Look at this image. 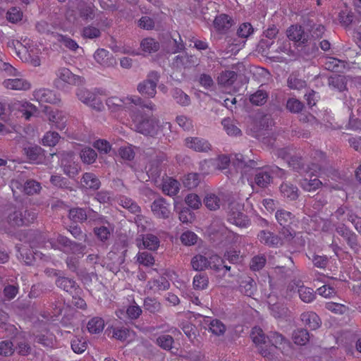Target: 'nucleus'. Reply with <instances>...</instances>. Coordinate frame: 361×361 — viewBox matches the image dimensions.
Listing matches in <instances>:
<instances>
[{
  "instance_id": "nucleus-14",
  "label": "nucleus",
  "mask_w": 361,
  "mask_h": 361,
  "mask_svg": "<svg viewBox=\"0 0 361 361\" xmlns=\"http://www.w3.org/2000/svg\"><path fill=\"white\" fill-rule=\"evenodd\" d=\"M77 96L83 103L97 109L98 111L101 110L102 102L93 92L86 89L81 88L78 90Z\"/></svg>"
},
{
  "instance_id": "nucleus-24",
  "label": "nucleus",
  "mask_w": 361,
  "mask_h": 361,
  "mask_svg": "<svg viewBox=\"0 0 361 361\" xmlns=\"http://www.w3.org/2000/svg\"><path fill=\"white\" fill-rule=\"evenodd\" d=\"M306 32H309L314 39L321 38L324 33L325 28L321 24H316L313 20L307 18L303 20Z\"/></svg>"
},
{
  "instance_id": "nucleus-49",
  "label": "nucleus",
  "mask_w": 361,
  "mask_h": 361,
  "mask_svg": "<svg viewBox=\"0 0 361 361\" xmlns=\"http://www.w3.org/2000/svg\"><path fill=\"white\" fill-rule=\"evenodd\" d=\"M173 343V338L168 334L161 335L156 339V344L165 350H170Z\"/></svg>"
},
{
  "instance_id": "nucleus-21",
  "label": "nucleus",
  "mask_w": 361,
  "mask_h": 361,
  "mask_svg": "<svg viewBox=\"0 0 361 361\" xmlns=\"http://www.w3.org/2000/svg\"><path fill=\"white\" fill-rule=\"evenodd\" d=\"M6 89L13 90H27L30 88V83L23 78L6 79L3 82Z\"/></svg>"
},
{
  "instance_id": "nucleus-33",
  "label": "nucleus",
  "mask_w": 361,
  "mask_h": 361,
  "mask_svg": "<svg viewBox=\"0 0 361 361\" xmlns=\"http://www.w3.org/2000/svg\"><path fill=\"white\" fill-rule=\"evenodd\" d=\"M87 208L75 207L69 210V219L75 223H83L87 220Z\"/></svg>"
},
{
  "instance_id": "nucleus-26",
  "label": "nucleus",
  "mask_w": 361,
  "mask_h": 361,
  "mask_svg": "<svg viewBox=\"0 0 361 361\" xmlns=\"http://www.w3.org/2000/svg\"><path fill=\"white\" fill-rule=\"evenodd\" d=\"M281 195L290 201H294L299 197V190L290 183H283L280 186Z\"/></svg>"
},
{
  "instance_id": "nucleus-38",
  "label": "nucleus",
  "mask_w": 361,
  "mask_h": 361,
  "mask_svg": "<svg viewBox=\"0 0 361 361\" xmlns=\"http://www.w3.org/2000/svg\"><path fill=\"white\" fill-rule=\"evenodd\" d=\"M191 265L195 271H203L209 267V259L202 255H197L191 259Z\"/></svg>"
},
{
  "instance_id": "nucleus-50",
  "label": "nucleus",
  "mask_w": 361,
  "mask_h": 361,
  "mask_svg": "<svg viewBox=\"0 0 361 361\" xmlns=\"http://www.w3.org/2000/svg\"><path fill=\"white\" fill-rule=\"evenodd\" d=\"M104 327V322L100 317H94L87 324V329L91 334H99Z\"/></svg>"
},
{
  "instance_id": "nucleus-36",
  "label": "nucleus",
  "mask_w": 361,
  "mask_h": 361,
  "mask_svg": "<svg viewBox=\"0 0 361 361\" xmlns=\"http://www.w3.org/2000/svg\"><path fill=\"white\" fill-rule=\"evenodd\" d=\"M46 111L48 113L49 121L55 126L56 128L59 130H63L66 127V120L62 117L59 112L48 111L49 108L45 107Z\"/></svg>"
},
{
  "instance_id": "nucleus-17",
  "label": "nucleus",
  "mask_w": 361,
  "mask_h": 361,
  "mask_svg": "<svg viewBox=\"0 0 361 361\" xmlns=\"http://www.w3.org/2000/svg\"><path fill=\"white\" fill-rule=\"evenodd\" d=\"M94 58L99 64L104 67H113L117 63L114 56L104 49H97L94 54Z\"/></svg>"
},
{
  "instance_id": "nucleus-19",
  "label": "nucleus",
  "mask_w": 361,
  "mask_h": 361,
  "mask_svg": "<svg viewBox=\"0 0 361 361\" xmlns=\"http://www.w3.org/2000/svg\"><path fill=\"white\" fill-rule=\"evenodd\" d=\"M257 237L260 243L269 247H278L283 244L281 238L271 231L262 230Z\"/></svg>"
},
{
  "instance_id": "nucleus-63",
  "label": "nucleus",
  "mask_w": 361,
  "mask_h": 361,
  "mask_svg": "<svg viewBox=\"0 0 361 361\" xmlns=\"http://www.w3.org/2000/svg\"><path fill=\"white\" fill-rule=\"evenodd\" d=\"M209 329L216 336L223 335L226 331V326L219 319H213L209 324Z\"/></svg>"
},
{
  "instance_id": "nucleus-30",
  "label": "nucleus",
  "mask_w": 361,
  "mask_h": 361,
  "mask_svg": "<svg viewBox=\"0 0 361 361\" xmlns=\"http://www.w3.org/2000/svg\"><path fill=\"white\" fill-rule=\"evenodd\" d=\"M300 186L307 192H314L322 186V182L317 178H302L300 180Z\"/></svg>"
},
{
  "instance_id": "nucleus-60",
  "label": "nucleus",
  "mask_w": 361,
  "mask_h": 361,
  "mask_svg": "<svg viewBox=\"0 0 361 361\" xmlns=\"http://www.w3.org/2000/svg\"><path fill=\"white\" fill-rule=\"evenodd\" d=\"M204 202L210 210H216L220 208V199L214 194L207 195L204 200Z\"/></svg>"
},
{
  "instance_id": "nucleus-23",
  "label": "nucleus",
  "mask_w": 361,
  "mask_h": 361,
  "mask_svg": "<svg viewBox=\"0 0 361 361\" xmlns=\"http://www.w3.org/2000/svg\"><path fill=\"white\" fill-rule=\"evenodd\" d=\"M79 16L85 21H90L95 17L96 8L92 2H81L78 7Z\"/></svg>"
},
{
  "instance_id": "nucleus-25",
  "label": "nucleus",
  "mask_w": 361,
  "mask_h": 361,
  "mask_svg": "<svg viewBox=\"0 0 361 361\" xmlns=\"http://www.w3.org/2000/svg\"><path fill=\"white\" fill-rule=\"evenodd\" d=\"M233 20L231 17L227 14L221 13L216 16L214 20V27L221 32H227L233 25Z\"/></svg>"
},
{
  "instance_id": "nucleus-7",
  "label": "nucleus",
  "mask_w": 361,
  "mask_h": 361,
  "mask_svg": "<svg viewBox=\"0 0 361 361\" xmlns=\"http://www.w3.org/2000/svg\"><path fill=\"white\" fill-rule=\"evenodd\" d=\"M336 231L343 237L348 246L355 252H358L360 245L357 241V235L348 228L345 224H341L336 227Z\"/></svg>"
},
{
  "instance_id": "nucleus-58",
  "label": "nucleus",
  "mask_w": 361,
  "mask_h": 361,
  "mask_svg": "<svg viewBox=\"0 0 361 361\" xmlns=\"http://www.w3.org/2000/svg\"><path fill=\"white\" fill-rule=\"evenodd\" d=\"M67 230L76 240H83L84 242L87 240V235L82 231L80 226L78 225L71 224L67 227Z\"/></svg>"
},
{
  "instance_id": "nucleus-61",
  "label": "nucleus",
  "mask_w": 361,
  "mask_h": 361,
  "mask_svg": "<svg viewBox=\"0 0 361 361\" xmlns=\"http://www.w3.org/2000/svg\"><path fill=\"white\" fill-rule=\"evenodd\" d=\"M15 352L13 343L9 340L0 342V355L4 357L11 356Z\"/></svg>"
},
{
  "instance_id": "nucleus-44",
  "label": "nucleus",
  "mask_w": 361,
  "mask_h": 361,
  "mask_svg": "<svg viewBox=\"0 0 361 361\" xmlns=\"http://www.w3.org/2000/svg\"><path fill=\"white\" fill-rule=\"evenodd\" d=\"M256 289V283L255 281L248 278L247 279L241 281L240 285V290L242 293L247 296L254 295Z\"/></svg>"
},
{
  "instance_id": "nucleus-11",
  "label": "nucleus",
  "mask_w": 361,
  "mask_h": 361,
  "mask_svg": "<svg viewBox=\"0 0 361 361\" xmlns=\"http://www.w3.org/2000/svg\"><path fill=\"white\" fill-rule=\"evenodd\" d=\"M23 152L32 162H41L45 157L44 149L35 144H25L23 147Z\"/></svg>"
},
{
  "instance_id": "nucleus-6",
  "label": "nucleus",
  "mask_w": 361,
  "mask_h": 361,
  "mask_svg": "<svg viewBox=\"0 0 361 361\" xmlns=\"http://www.w3.org/2000/svg\"><path fill=\"white\" fill-rule=\"evenodd\" d=\"M56 243L61 247L59 250L66 254L83 255L86 249L85 244L71 240L68 237L62 235H58Z\"/></svg>"
},
{
  "instance_id": "nucleus-51",
  "label": "nucleus",
  "mask_w": 361,
  "mask_h": 361,
  "mask_svg": "<svg viewBox=\"0 0 361 361\" xmlns=\"http://www.w3.org/2000/svg\"><path fill=\"white\" fill-rule=\"evenodd\" d=\"M142 243L145 248L156 250L159 246V240L156 235L148 233L143 237Z\"/></svg>"
},
{
  "instance_id": "nucleus-12",
  "label": "nucleus",
  "mask_w": 361,
  "mask_h": 361,
  "mask_svg": "<svg viewBox=\"0 0 361 361\" xmlns=\"http://www.w3.org/2000/svg\"><path fill=\"white\" fill-rule=\"evenodd\" d=\"M114 231V226L107 220L106 223L97 225L93 228V233L99 241L106 243L110 239Z\"/></svg>"
},
{
  "instance_id": "nucleus-5",
  "label": "nucleus",
  "mask_w": 361,
  "mask_h": 361,
  "mask_svg": "<svg viewBox=\"0 0 361 361\" xmlns=\"http://www.w3.org/2000/svg\"><path fill=\"white\" fill-rule=\"evenodd\" d=\"M159 79L160 74L157 71H152L149 72L147 78L138 84V92L149 98H154L157 93L156 89Z\"/></svg>"
},
{
  "instance_id": "nucleus-29",
  "label": "nucleus",
  "mask_w": 361,
  "mask_h": 361,
  "mask_svg": "<svg viewBox=\"0 0 361 361\" xmlns=\"http://www.w3.org/2000/svg\"><path fill=\"white\" fill-rule=\"evenodd\" d=\"M82 184L86 188L94 190H98L101 185V182L97 176L92 173H85L82 178Z\"/></svg>"
},
{
  "instance_id": "nucleus-9",
  "label": "nucleus",
  "mask_w": 361,
  "mask_h": 361,
  "mask_svg": "<svg viewBox=\"0 0 361 361\" xmlns=\"http://www.w3.org/2000/svg\"><path fill=\"white\" fill-rule=\"evenodd\" d=\"M175 35H167L164 42H162V48L168 54H176L183 51L185 45L178 33Z\"/></svg>"
},
{
  "instance_id": "nucleus-37",
  "label": "nucleus",
  "mask_w": 361,
  "mask_h": 361,
  "mask_svg": "<svg viewBox=\"0 0 361 361\" xmlns=\"http://www.w3.org/2000/svg\"><path fill=\"white\" fill-rule=\"evenodd\" d=\"M237 79V73L233 71H223L218 77V82L224 86H231Z\"/></svg>"
},
{
  "instance_id": "nucleus-32",
  "label": "nucleus",
  "mask_w": 361,
  "mask_h": 361,
  "mask_svg": "<svg viewBox=\"0 0 361 361\" xmlns=\"http://www.w3.org/2000/svg\"><path fill=\"white\" fill-rule=\"evenodd\" d=\"M204 176L198 173H190L184 177L183 185L189 190L193 189L200 184Z\"/></svg>"
},
{
  "instance_id": "nucleus-54",
  "label": "nucleus",
  "mask_w": 361,
  "mask_h": 361,
  "mask_svg": "<svg viewBox=\"0 0 361 361\" xmlns=\"http://www.w3.org/2000/svg\"><path fill=\"white\" fill-rule=\"evenodd\" d=\"M221 124L228 135L236 136L241 134L240 128L233 123V121L231 118H226L223 119Z\"/></svg>"
},
{
  "instance_id": "nucleus-1",
  "label": "nucleus",
  "mask_w": 361,
  "mask_h": 361,
  "mask_svg": "<svg viewBox=\"0 0 361 361\" xmlns=\"http://www.w3.org/2000/svg\"><path fill=\"white\" fill-rule=\"evenodd\" d=\"M134 123L135 130L144 135L154 137L159 129V121L156 117L147 114L137 116Z\"/></svg>"
},
{
  "instance_id": "nucleus-46",
  "label": "nucleus",
  "mask_w": 361,
  "mask_h": 361,
  "mask_svg": "<svg viewBox=\"0 0 361 361\" xmlns=\"http://www.w3.org/2000/svg\"><path fill=\"white\" fill-rule=\"evenodd\" d=\"M268 99V94L266 91L258 90L250 97V102L256 106H262Z\"/></svg>"
},
{
  "instance_id": "nucleus-57",
  "label": "nucleus",
  "mask_w": 361,
  "mask_h": 361,
  "mask_svg": "<svg viewBox=\"0 0 361 361\" xmlns=\"http://www.w3.org/2000/svg\"><path fill=\"white\" fill-rule=\"evenodd\" d=\"M175 209L178 212L179 219L181 222L188 224L194 220V214L188 207H183L178 210L179 208L176 206Z\"/></svg>"
},
{
  "instance_id": "nucleus-47",
  "label": "nucleus",
  "mask_w": 361,
  "mask_h": 361,
  "mask_svg": "<svg viewBox=\"0 0 361 361\" xmlns=\"http://www.w3.org/2000/svg\"><path fill=\"white\" fill-rule=\"evenodd\" d=\"M80 156L84 163L90 164L96 161L97 154L92 148L85 147L80 151Z\"/></svg>"
},
{
  "instance_id": "nucleus-55",
  "label": "nucleus",
  "mask_w": 361,
  "mask_h": 361,
  "mask_svg": "<svg viewBox=\"0 0 361 361\" xmlns=\"http://www.w3.org/2000/svg\"><path fill=\"white\" fill-rule=\"evenodd\" d=\"M35 96L37 97L42 102H47V103H56L57 99L55 97V95L53 92L49 90H38Z\"/></svg>"
},
{
  "instance_id": "nucleus-18",
  "label": "nucleus",
  "mask_w": 361,
  "mask_h": 361,
  "mask_svg": "<svg viewBox=\"0 0 361 361\" xmlns=\"http://www.w3.org/2000/svg\"><path fill=\"white\" fill-rule=\"evenodd\" d=\"M185 145L187 147L200 152H208L211 148L208 141L200 137H187L185 140Z\"/></svg>"
},
{
  "instance_id": "nucleus-35",
  "label": "nucleus",
  "mask_w": 361,
  "mask_h": 361,
  "mask_svg": "<svg viewBox=\"0 0 361 361\" xmlns=\"http://www.w3.org/2000/svg\"><path fill=\"white\" fill-rule=\"evenodd\" d=\"M140 48L143 51L152 54L157 52L160 49V44L154 38L147 37L141 41Z\"/></svg>"
},
{
  "instance_id": "nucleus-62",
  "label": "nucleus",
  "mask_w": 361,
  "mask_h": 361,
  "mask_svg": "<svg viewBox=\"0 0 361 361\" xmlns=\"http://www.w3.org/2000/svg\"><path fill=\"white\" fill-rule=\"evenodd\" d=\"M303 108L304 104L295 98H289L286 102V109L291 113H300Z\"/></svg>"
},
{
  "instance_id": "nucleus-20",
  "label": "nucleus",
  "mask_w": 361,
  "mask_h": 361,
  "mask_svg": "<svg viewBox=\"0 0 361 361\" xmlns=\"http://www.w3.org/2000/svg\"><path fill=\"white\" fill-rule=\"evenodd\" d=\"M299 54L304 59H310L316 56L319 49L316 42H307L306 43H300L297 44Z\"/></svg>"
},
{
  "instance_id": "nucleus-41",
  "label": "nucleus",
  "mask_w": 361,
  "mask_h": 361,
  "mask_svg": "<svg viewBox=\"0 0 361 361\" xmlns=\"http://www.w3.org/2000/svg\"><path fill=\"white\" fill-rule=\"evenodd\" d=\"M250 337L252 341L257 345H265L267 341V336L264 334L262 329L258 326L252 328Z\"/></svg>"
},
{
  "instance_id": "nucleus-34",
  "label": "nucleus",
  "mask_w": 361,
  "mask_h": 361,
  "mask_svg": "<svg viewBox=\"0 0 361 361\" xmlns=\"http://www.w3.org/2000/svg\"><path fill=\"white\" fill-rule=\"evenodd\" d=\"M171 96L175 102L180 106H187L190 104V97L180 88H173L171 90Z\"/></svg>"
},
{
  "instance_id": "nucleus-40",
  "label": "nucleus",
  "mask_w": 361,
  "mask_h": 361,
  "mask_svg": "<svg viewBox=\"0 0 361 361\" xmlns=\"http://www.w3.org/2000/svg\"><path fill=\"white\" fill-rule=\"evenodd\" d=\"M293 338L295 344L303 345L309 341L310 334L306 329H298L293 334Z\"/></svg>"
},
{
  "instance_id": "nucleus-56",
  "label": "nucleus",
  "mask_w": 361,
  "mask_h": 361,
  "mask_svg": "<svg viewBox=\"0 0 361 361\" xmlns=\"http://www.w3.org/2000/svg\"><path fill=\"white\" fill-rule=\"evenodd\" d=\"M288 87L293 90H301L306 86V82L298 78L295 74H290L287 80Z\"/></svg>"
},
{
  "instance_id": "nucleus-27",
  "label": "nucleus",
  "mask_w": 361,
  "mask_h": 361,
  "mask_svg": "<svg viewBox=\"0 0 361 361\" xmlns=\"http://www.w3.org/2000/svg\"><path fill=\"white\" fill-rule=\"evenodd\" d=\"M300 317L303 324L310 330H315L320 326L321 320L314 312H304Z\"/></svg>"
},
{
  "instance_id": "nucleus-13",
  "label": "nucleus",
  "mask_w": 361,
  "mask_h": 361,
  "mask_svg": "<svg viewBox=\"0 0 361 361\" xmlns=\"http://www.w3.org/2000/svg\"><path fill=\"white\" fill-rule=\"evenodd\" d=\"M287 37L290 40L298 44L306 43L309 40V35L306 32L304 25L303 26L299 25H291L287 30Z\"/></svg>"
},
{
  "instance_id": "nucleus-59",
  "label": "nucleus",
  "mask_w": 361,
  "mask_h": 361,
  "mask_svg": "<svg viewBox=\"0 0 361 361\" xmlns=\"http://www.w3.org/2000/svg\"><path fill=\"white\" fill-rule=\"evenodd\" d=\"M71 348L76 353H82L87 348V342L82 337L75 336L71 341Z\"/></svg>"
},
{
  "instance_id": "nucleus-16",
  "label": "nucleus",
  "mask_w": 361,
  "mask_h": 361,
  "mask_svg": "<svg viewBox=\"0 0 361 361\" xmlns=\"http://www.w3.org/2000/svg\"><path fill=\"white\" fill-rule=\"evenodd\" d=\"M168 204L163 197L155 200L152 205L151 209L153 213L160 219H168L170 215V210Z\"/></svg>"
},
{
  "instance_id": "nucleus-10",
  "label": "nucleus",
  "mask_w": 361,
  "mask_h": 361,
  "mask_svg": "<svg viewBox=\"0 0 361 361\" xmlns=\"http://www.w3.org/2000/svg\"><path fill=\"white\" fill-rule=\"evenodd\" d=\"M58 79L54 81V84L57 87L61 86V81L73 85H80L82 80V78L73 74L68 68H60L56 71Z\"/></svg>"
},
{
  "instance_id": "nucleus-8",
  "label": "nucleus",
  "mask_w": 361,
  "mask_h": 361,
  "mask_svg": "<svg viewBox=\"0 0 361 361\" xmlns=\"http://www.w3.org/2000/svg\"><path fill=\"white\" fill-rule=\"evenodd\" d=\"M55 284L59 288L70 295H78L82 292L80 286L73 279L66 277L62 274L56 278Z\"/></svg>"
},
{
  "instance_id": "nucleus-42",
  "label": "nucleus",
  "mask_w": 361,
  "mask_h": 361,
  "mask_svg": "<svg viewBox=\"0 0 361 361\" xmlns=\"http://www.w3.org/2000/svg\"><path fill=\"white\" fill-rule=\"evenodd\" d=\"M271 176L268 171H259L255 176V183L259 188H267L271 183Z\"/></svg>"
},
{
  "instance_id": "nucleus-22",
  "label": "nucleus",
  "mask_w": 361,
  "mask_h": 361,
  "mask_svg": "<svg viewBox=\"0 0 361 361\" xmlns=\"http://www.w3.org/2000/svg\"><path fill=\"white\" fill-rule=\"evenodd\" d=\"M197 64V59L193 55L184 54L176 56L173 61V65L177 68H191Z\"/></svg>"
},
{
  "instance_id": "nucleus-39",
  "label": "nucleus",
  "mask_w": 361,
  "mask_h": 361,
  "mask_svg": "<svg viewBox=\"0 0 361 361\" xmlns=\"http://www.w3.org/2000/svg\"><path fill=\"white\" fill-rule=\"evenodd\" d=\"M179 183L173 178H169L166 180L162 186L164 193L169 195L174 196L179 191Z\"/></svg>"
},
{
  "instance_id": "nucleus-3",
  "label": "nucleus",
  "mask_w": 361,
  "mask_h": 361,
  "mask_svg": "<svg viewBox=\"0 0 361 361\" xmlns=\"http://www.w3.org/2000/svg\"><path fill=\"white\" fill-rule=\"evenodd\" d=\"M221 163L222 164L220 168L224 169L231 161L232 164L238 169L241 170L242 173H246L250 171V169H258V164L254 159H248L241 154H235L231 159L227 157H223L221 158Z\"/></svg>"
},
{
  "instance_id": "nucleus-52",
  "label": "nucleus",
  "mask_w": 361,
  "mask_h": 361,
  "mask_svg": "<svg viewBox=\"0 0 361 361\" xmlns=\"http://www.w3.org/2000/svg\"><path fill=\"white\" fill-rule=\"evenodd\" d=\"M329 85L333 87L334 89L341 92L344 90L346 87L345 78L340 75L330 77L329 79Z\"/></svg>"
},
{
  "instance_id": "nucleus-48",
  "label": "nucleus",
  "mask_w": 361,
  "mask_h": 361,
  "mask_svg": "<svg viewBox=\"0 0 361 361\" xmlns=\"http://www.w3.org/2000/svg\"><path fill=\"white\" fill-rule=\"evenodd\" d=\"M298 293L300 298L305 302H311L315 298V293L309 287L301 286L298 287Z\"/></svg>"
},
{
  "instance_id": "nucleus-64",
  "label": "nucleus",
  "mask_w": 361,
  "mask_h": 361,
  "mask_svg": "<svg viewBox=\"0 0 361 361\" xmlns=\"http://www.w3.org/2000/svg\"><path fill=\"white\" fill-rule=\"evenodd\" d=\"M144 308L150 313H155L160 310L161 304L154 298H147L144 300Z\"/></svg>"
},
{
  "instance_id": "nucleus-31",
  "label": "nucleus",
  "mask_w": 361,
  "mask_h": 361,
  "mask_svg": "<svg viewBox=\"0 0 361 361\" xmlns=\"http://www.w3.org/2000/svg\"><path fill=\"white\" fill-rule=\"evenodd\" d=\"M222 260L224 261V263L225 261H228L230 264L238 265L243 262L244 257L240 255L239 250L231 249L224 252Z\"/></svg>"
},
{
  "instance_id": "nucleus-2",
  "label": "nucleus",
  "mask_w": 361,
  "mask_h": 361,
  "mask_svg": "<svg viewBox=\"0 0 361 361\" xmlns=\"http://www.w3.org/2000/svg\"><path fill=\"white\" fill-rule=\"evenodd\" d=\"M35 219L36 215L35 212L24 208H14V209L8 214L6 222L11 227L14 228L16 226H27L32 223Z\"/></svg>"
},
{
  "instance_id": "nucleus-43",
  "label": "nucleus",
  "mask_w": 361,
  "mask_h": 361,
  "mask_svg": "<svg viewBox=\"0 0 361 361\" xmlns=\"http://www.w3.org/2000/svg\"><path fill=\"white\" fill-rule=\"evenodd\" d=\"M41 189V184L33 179H28L23 184V191L28 195L37 194Z\"/></svg>"
},
{
  "instance_id": "nucleus-45",
  "label": "nucleus",
  "mask_w": 361,
  "mask_h": 361,
  "mask_svg": "<svg viewBox=\"0 0 361 361\" xmlns=\"http://www.w3.org/2000/svg\"><path fill=\"white\" fill-rule=\"evenodd\" d=\"M50 182L51 183L52 185H54V186H56L57 188H62V189H66L70 191L73 190V188L71 186L70 181L67 178H66L61 176H59H59L58 175L51 176L50 178Z\"/></svg>"
},
{
  "instance_id": "nucleus-53",
  "label": "nucleus",
  "mask_w": 361,
  "mask_h": 361,
  "mask_svg": "<svg viewBox=\"0 0 361 361\" xmlns=\"http://www.w3.org/2000/svg\"><path fill=\"white\" fill-rule=\"evenodd\" d=\"M209 279L206 274H196L193 279V286L196 290H204L207 288Z\"/></svg>"
},
{
  "instance_id": "nucleus-15",
  "label": "nucleus",
  "mask_w": 361,
  "mask_h": 361,
  "mask_svg": "<svg viewBox=\"0 0 361 361\" xmlns=\"http://www.w3.org/2000/svg\"><path fill=\"white\" fill-rule=\"evenodd\" d=\"M267 341L271 344V347H274L281 352L289 348L290 345L288 339L277 331H270L267 335Z\"/></svg>"
},
{
  "instance_id": "nucleus-28",
  "label": "nucleus",
  "mask_w": 361,
  "mask_h": 361,
  "mask_svg": "<svg viewBox=\"0 0 361 361\" xmlns=\"http://www.w3.org/2000/svg\"><path fill=\"white\" fill-rule=\"evenodd\" d=\"M275 217L281 226H288L293 223L295 216L290 212L281 209L276 212Z\"/></svg>"
},
{
  "instance_id": "nucleus-4",
  "label": "nucleus",
  "mask_w": 361,
  "mask_h": 361,
  "mask_svg": "<svg viewBox=\"0 0 361 361\" xmlns=\"http://www.w3.org/2000/svg\"><path fill=\"white\" fill-rule=\"evenodd\" d=\"M243 207L238 202H230L228 207L227 220L231 224L240 228H245L250 221L248 216L243 212Z\"/></svg>"
}]
</instances>
